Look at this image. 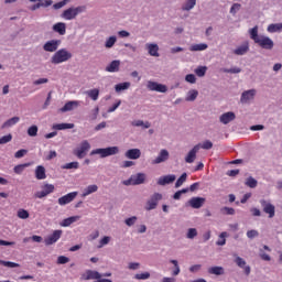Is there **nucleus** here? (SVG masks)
I'll use <instances>...</instances> for the list:
<instances>
[{
  "mask_svg": "<svg viewBox=\"0 0 282 282\" xmlns=\"http://www.w3.org/2000/svg\"><path fill=\"white\" fill-rule=\"evenodd\" d=\"M256 96H257V89L254 88L242 91L240 96L241 105H250V102L254 100Z\"/></svg>",
  "mask_w": 282,
  "mask_h": 282,
  "instance_id": "obj_8",
  "label": "nucleus"
},
{
  "mask_svg": "<svg viewBox=\"0 0 282 282\" xmlns=\"http://www.w3.org/2000/svg\"><path fill=\"white\" fill-rule=\"evenodd\" d=\"M175 180H176L175 174H170V175L159 177L158 184L159 186H166V184H173Z\"/></svg>",
  "mask_w": 282,
  "mask_h": 282,
  "instance_id": "obj_26",
  "label": "nucleus"
},
{
  "mask_svg": "<svg viewBox=\"0 0 282 282\" xmlns=\"http://www.w3.org/2000/svg\"><path fill=\"white\" fill-rule=\"evenodd\" d=\"M228 237V232L223 231L218 236V240L216 241V246H224L226 243V238Z\"/></svg>",
  "mask_w": 282,
  "mask_h": 282,
  "instance_id": "obj_44",
  "label": "nucleus"
},
{
  "mask_svg": "<svg viewBox=\"0 0 282 282\" xmlns=\"http://www.w3.org/2000/svg\"><path fill=\"white\" fill-rule=\"evenodd\" d=\"M212 147H213V143L210 142V140H207L203 142V144H200V149H205V151L210 150Z\"/></svg>",
  "mask_w": 282,
  "mask_h": 282,
  "instance_id": "obj_63",
  "label": "nucleus"
},
{
  "mask_svg": "<svg viewBox=\"0 0 282 282\" xmlns=\"http://www.w3.org/2000/svg\"><path fill=\"white\" fill-rule=\"evenodd\" d=\"M35 177L36 180H45L47 174H45V167L43 165H37L35 167Z\"/></svg>",
  "mask_w": 282,
  "mask_h": 282,
  "instance_id": "obj_34",
  "label": "nucleus"
},
{
  "mask_svg": "<svg viewBox=\"0 0 282 282\" xmlns=\"http://www.w3.org/2000/svg\"><path fill=\"white\" fill-rule=\"evenodd\" d=\"M189 52H206L208 50V44L199 43L189 45Z\"/></svg>",
  "mask_w": 282,
  "mask_h": 282,
  "instance_id": "obj_30",
  "label": "nucleus"
},
{
  "mask_svg": "<svg viewBox=\"0 0 282 282\" xmlns=\"http://www.w3.org/2000/svg\"><path fill=\"white\" fill-rule=\"evenodd\" d=\"M21 118L19 117H12L2 124V129H10V127H14V124H18Z\"/></svg>",
  "mask_w": 282,
  "mask_h": 282,
  "instance_id": "obj_37",
  "label": "nucleus"
},
{
  "mask_svg": "<svg viewBox=\"0 0 282 282\" xmlns=\"http://www.w3.org/2000/svg\"><path fill=\"white\" fill-rule=\"evenodd\" d=\"M54 191L55 187L53 184H44L42 191L35 192L34 197L35 199H43L44 197H47V195H52Z\"/></svg>",
  "mask_w": 282,
  "mask_h": 282,
  "instance_id": "obj_9",
  "label": "nucleus"
},
{
  "mask_svg": "<svg viewBox=\"0 0 282 282\" xmlns=\"http://www.w3.org/2000/svg\"><path fill=\"white\" fill-rule=\"evenodd\" d=\"M249 36L251 41L259 45L261 50L272 51L274 50V41L268 35H259V26H253L249 30Z\"/></svg>",
  "mask_w": 282,
  "mask_h": 282,
  "instance_id": "obj_1",
  "label": "nucleus"
},
{
  "mask_svg": "<svg viewBox=\"0 0 282 282\" xmlns=\"http://www.w3.org/2000/svg\"><path fill=\"white\" fill-rule=\"evenodd\" d=\"M57 263H58V265H65V263H69V258H67L65 256H59L57 258Z\"/></svg>",
  "mask_w": 282,
  "mask_h": 282,
  "instance_id": "obj_61",
  "label": "nucleus"
},
{
  "mask_svg": "<svg viewBox=\"0 0 282 282\" xmlns=\"http://www.w3.org/2000/svg\"><path fill=\"white\" fill-rule=\"evenodd\" d=\"M147 181V174L137 173L130 176V178L122 181L123 186H140Z\"/></svg>",
  "mask_w": 282,
  "mask_h": 282,
  "instance_id": "obj_5",
  "label": "nucleus"
},
{
  "mask_svg": "<svg viewBox=\"0 0 282 282\" xmlns=\"http://www.w3.org/2000/svg\"><path fill=\"white\" fill-rule=\"evenodd\" d=\"M138 221V217L137 216H132V217H130V218H127L126 220H124V224H126V226H129V227H131V226H135V223Z\"/></svg>",
  "mask_w": 282,
  "mask_h": 282,
  "instance_id": "obj_57",
  "label": "nucleus"
},
{
  "mask_svg": "<svg viewBox=\"0 0 282 282\" xmlns=\"http://www.w3.org/2000/svg\"><path fill=\"white\" fill-rule=\"evenodd\" d=\"M55 131H65L67 129H74V123H55L53 124Z\"/></svg>",
  "mask_w": 282,
  "mask_h": 282,
  "instance_id": "obj_36",
  "label": "nucleus"
},
{
  "mask_svg": "<svg viewBox=\"0 0 282 282\" xmlns=\"http://www.w3.org/2000/svg\"><path fill=\"white\" fill-rule=\"evenodd\" d=\"M77 107H80V101L78 100H72L68 101L59 109L61 113H67V111H74V109H77Z\"/></svg>",
  "mask_w": 282,
  "mask_h": 282,
  "instance_id": "obj_22",
  "label": "nucleus"
},
{
  "mask_svg": "<svg viewBox=\"0 0 282 282\" xmlns=\"http://www.w3.org/2000/svg\"><path fill=\"white\" fill-rule=\"evenodd\" d=\"M162 202V194L154 193L150 199L145 204V210H155L158 208V204Z\"/></svg>",
  "mask_w": 282,
  "mask_h": 282,
  "instance_id": "obj_7",
  "label": "nucleus"
},
{
  "mask_svg": "<svg viewBox=\"0 0 282 282\" xmlns=\"http://www.w3.org/2000/svg\"><path fill=\"white\" fill-rule=\"evenodd\" d=\"M204 204H206V198H204V197H192L187 202V206H191V208H195V209L202 208V206H204Z\"/></svg>",
  "mask_w": 282,
  "mask_h": 282,
  "instance_id": "obj_19",
  "label": "nucleus"
},
{
  "mask_svg": "<svg viewBox=\"0 0 282 282\" xmlns=\"http://www.w3.org/2000/svg\"><path fill=\"white\" fill-rule=\"evenodd\" d=\"M197 96H199V91L191 89L187 91L185 100L186 102H195V100H197Z\"/></svg>",
  "mask_w": 282,
  "mask_h": 282,
  "instance_id": "obj_33",
  "label": "nucleus"
},
{
  "mask_svg": "<svg viewBox=\"0 0 282 282\" xmlns=\"http://www.w3.org/2000/svg\"><path fill=\"white\" fill-rule=\"evenodd\" d=\"M248 52H250V42L248 41H245L241 45L234 50V54L236 56H246Z\"/></svg>",
  "mask_w": 282,
  "mask_h": 282,
  "instance_id": "obj_17",
  "label": "nucleus"
},
{
  "mask_svg": "<svg viewBox=\"0 0 282 282\" xmlns=\"http://www.w3.org/2000/svg\"><path fill=\"white\" fill-rule=\"evenodd\" d=\"M0 265H4V268H19V263L6 261V260H0Z\"/></svg>",
  "mask_w": 282,
  "mask_h": 282,
  "instance_id": "obj_54",
  "label": "nucleus"
},
{
  "mask_svg": "<svg viewBox=\"0 0 282 282\" xmlns=\"http://www.w3.org/2000/svg\"><path fill=\"white\" fill-rule=\"evenodd\" d=\"M170 263H173V265H174V270L172 272V276L180 275V272H181L180 262H177V260H170Z\"/></svg>",
  "mask_w": 282,
  "mask_h": 282,
  "instance_id": "obj_46",
  "label": "nucleus"
},
{
  "mask_svg": "<svg viewBox=\"0 0 282 282\" xmlns=\"http://www.w3.org/2000/svg\"><path fill=\"white\" fill-rule=\"evenodd\" d=\"M28 135H30L31 138H36V135H39V127L36 126H31L28 129Z\"/></svg>",
  "mask_w": 282,
  "mask_h": 282,
  "instance_id": "obj_49",
  "label": "nucleus"
},
{
  "mask_svg": "<svg viewBox=\"0 0 282 282\" xmlns=\"http://www.w3.org/2000/svg\"><path fill=\"white\" fill-rule=\"evenodd\" d=\"M199 149H202V144L199 143L193 147V149L185 156L186 164H193V162H195L197 159V153H199Z\"/></svg>",
  "mask_w": 282,
  "mask_h": 282,
  "instance_id": "obj_14",
  "label": "nucleus"
},
{
  "mask_svg": "<svg viewBox=\"0 0 282 282\" xmlns=\"http://www.w3.org/2000/svg\"><path fill=\"white\" fill-rule=\"evenodd\" d=\"M76 221H80V216H70L65 218L59 223V226H62V228H69V226H72V224H76Z\"/></svg>",
  "mask_w": 282,
  "mask_h": 282,
  "instance_id": "obj_27",
  "label": "nucleus"
},
{
  "mask_svg": "<svg viewBox=\"0 0 282 282\" xmlns=\"http://www.w3.org/2000/svg\"><path fill=\"white\" fill-rule=\"evenodd\" d=\"M110 241H111V237L105 236L99 240V245L97 246V248H105V246H109Z\"/></svg>",
  "mask_w": 282,
  "mask_h": 282,
  "instance_id": "obj_48",
  "label": "nucleus"
},
{
  "mask_svg": "<svg viewBox=\"0 0 282 282\" xmlns=\"http://www.w3.org/2000/svg\"><path fill=\"white\" fill-rule=\"evenodd\" d=\"M102 274L98 271L94 270H86L85 273L82 274L80 279L82 281H98V279H101Z\"/></svg>",
  "mask_w": 282,
  "mask_h": 282,
  "instance_id": "obj_13",
  "label": "nucleus"
},
{
  "mask_svg": "<svg viewBox=\"0 0 282 282\" xmlns=\"http://www.w3.org/2000/svg\"><path fill=\"white\" fill-rule=\"evenodd\" d=\"M223 72L225 74H241V69L237 66L231 67V68H224Z\"/></svg>",
  "mask_w": 282,
  "mask_h": 282,
  "instance_id": "obj_53",
  "label": "nucleus"
},
{
  "mask_svg": "<svg viewBox=\"0 0 282 282\" xmlns=\"http://www.w3.org/2000/svg\"><path fill=\"white\" fill-rule=\"evenodd\" d=\"M247 237H248V239H254V238L259 237V231H257L256 229L248 230Z\"/></svg>",
  "mask_w": 282,
  "mask_h": 282,
  "instance_id": "obj_60",
  "label": "nucleus"
},
{
  "mask_svg": "<svg viewBox=\"0 0 282 282\" xmlns=\"http://www.w3.org/2000/svg\"><path fill=\"white\" fill-rule=\"evenodd\" d=\"M78 197V192H70L57 199L59 206H67V204H72Z\"/></svg>",
  "mask_w": 282,
  "mask_h": 282,
  "instance_id": "obj_12",
  "label": "nucleus"
},
{
  "mask_svg": "<svg viewBox=\"0 0 282 282\" xmlns=\"http://www.w3.org/2000/svg\"><path fill=\"white\" fill-rule=\"evenodd\" d=\"M267 31L269 32V34H274L276 32H282V23L269 24L268 28H267Z\"/></svg>",
  "mask_w": 282,
  "mask_h": 282,
  "instance_id": "obj_35",
  "label": "nucleus"
},
{
  "mask_svg": "<svg viewBox=\"0 0 282 282\" xmlns=\"http://www.w3.org/2000/svg\"><path fill=\"white\" fill-rule=\"evenodd\" d=\"M59 45H61L59 40H51L43 45V50L44 52H56Z\"/></svg>",
  "mask_w": 282,
  "mask_h": 282,
  "instance_id": "obj_21",
  "label": "nucleus"
},
{
  "mask_svg": "<svg viewBox=\"0 0 282 282\" xmlns=\"http://www.w3.org/2000/svg\"><path fill=\"white\" fill-rule=\"evenodd\" d=\"M208 274H214L215 276H221L226 274L224 267H212L207 270Z\"/></svg>",
  "mask_w": 282,
  "mask_h": 282,
  "instance_id": "obj_32",
  "label": "nucleus"
},
{
  "mask_svg": "<svg viewBox=\"0 0 282 282\" xmlns=\"http://www.w3.org/2000/svg\"><path fill=\"white\" fill-rule=\"evenodd\" d=\"M197 6V0H185V2L182 4L181 10L183 12H191Z\"/></svg>",
  "mask_w": 282,
  "mask_h": 282,
  "instance_id": "obj_29",
  "label": "nucleus"
},
{
  "mask_svg": "<svg viewBox=\"0 0 282 282\" xmlns=\"http://www.w3.org/2000/svg\"><path fill=\"white\" fill-rule=\"evenodd\" d=\"M234 257L235 263L238 265V268H241L247 276L250 275V265H247V262L243 260V258L237 256V253H234Z\"/></svg>",
  "mask_w": 282,
  "mask_h": 282,
  "instance_id": "obj_15",
  "label": "nucleus"
},
{
  "mask_svg": "<svg viewBox=\"0 0 282 282\" xmlns=\"http://www.w3.org/2000/svg\"><path fill=\"white\" fill-rule=\"evenodd\" d=\"M98 193V185H88L82 193V197H89V195Z\"/></svg>",
  "mask_w": 282,
  "mask_h": 282,
  "instance_id": "obj_31",
  "label": "nucleus"
},
{
  "mask_svg": "<svg viewBox=\"0 0 282 282\" xmlns=\"http://www.w3.org/2000/svg\"><path fill=\"white\" fill-rule=\"evenodd\" d=\"M186 83H189L191 85H195L197 83V77L193 74H188L185 76Z\"/></svg>",
  "mask_w": 282,
  "mask_h": 282,
  "instance_id": "obj_58",
  "label": "nucleus"
},
{
  "mask_svg": "<svg viewBox=\"0 0 282 282\" xmlns=\"http://www.w3.org/2000/svg\"><path fill=\"white\" fill-rule=\"evenodd\" d=\"M186 177H187V174L186 173H183L180 178L176 181L175 183V187L176 188H180V186H182V184H184V182H186Z\"/></svg>",
  "mask_w": 282,
  "mask_h": 282,
  "instance_id": "obj_56",
  "label": "nucleus"
},
{
  "mask_svg": "<svg viewBox=\"0 0 282 282\" xmlns=\"http://www.w3.org/2000/svg\"><path fill=\"white\" fill-rule=\"evenodd\" d=\"M31 164L30 163H24V164H19V165H15L13 167V172L17 174V175H21L25 169H28V166H30Z\"/></svg>",
  "mask_w": 282,
  "mask_h": 282,
  "instance_id": "obj_42",
  "label": "nucleus"
},
{
  "mask_svg": "<svg viewBox=\"0 0 282 282\" xmlns=\"http://www.w3.org/2000/svg\"><path fill=\"white\" fill-rule=\"evenodd\" d=\"M134 279L137 281H147V279H151V273L149 272L137 273L134 274Z\"/></svg>",
  "mask_w": 282,
  "mask_h": 282,
  "instance_id": "obj_45",
  "label": "nucleus"
},
{
  "mask_svg": "<svg viewBox=\"0 0 282 282\" xmlns=\"http://www.w3.org/2000/svg\"><path fill=\"white\" fill-rule=\"evenodd\" d=\"M12 141V134H7L0 138V144H8V142Z\"/></svg>",
  "mask_w": 282,
  "mask_h": 282,
  "instance_id": "obj_62",
  "label": "nucleus"
},
{
  "mask_svg": "<svg viewBox=\"0 0 282 282\" xmlns=\"http://www.w3.org/2000/svg\"><path fill=\"white\" fill-rule=\"evenodd\" d=\"M83 12H87L86 6L69 7L61 13V19L64 21H74V19H77L78 14H83Z\"/></svg>",
  "mask_w": 282,
  "mask_h": 282,
  "instance_id": "obj_2",
  "label": "nucleus"
},
{
  "mask_svg": "<svg viewBox=\"0 0 282 282\" xmlns=\"http://www.w3.org/2000/svg\"><path fill=\"white\" fill-rule=\"evenodd\" d=\"M235 118H237L235 112L228 111V112L223 113L219 117V122H221V124H230V122H232V120H235Z\"/></svg>",
  "mask_w": 282,
  "mask_h": 282,
  "instance_id": "obj_23",
  "label": "nucleus"
},
{
  "mask_svg": "<svg viewBox=\"0 0 282 282\" xmlns=\"http://www.w3.org/2000/svg\"><path fill=\"white\" fill-rule=\"evenodd\" d=\"M149 91H158L159 94H166L169 88L164 84H159L158 82L149 80L147 84Z\"/></svg>",
  "mask_w": 282,
  "mask_h": 282,
  "instance_id": "obj_10",
  "label": "nucleus"
},
{
  "mask_svg": "<svg viewBox=\"0 0 282 282\" xmlns=\"http://www.w3.org/2000/svg\"><path fill=\"white\" fill-rule=\"evenodd\" d=\"M129 87H131V83L124 82V83L117 84L115 86V90L117 94H120V91H127V89H129Z\"/></svg>",
  "mask_w": 282,
  "mask_h": 282,
  "instance_id": "obj_39",
  "label": "nucleus"
},
{
  "mask_svg": "<svg viewBox=\"0 0 282 282\" xmlns=\"http://www.w3.org/2000/svg\"><path fill=\"white\" fill-rule=\"evenodd\" d=\"M98 113H100V108L97 106L90 112V116H89L90 120H97Z\"/></svg>",
  "mask_w": 282,
  "mask_h": 282,
  "instance_id": "obj_59",
  "label": "nucleus"
},
{
  "mask_svg": "<svg viewBox=\"0 0 282 282\" xmlns=\"http://www.w3.org/2000/svg\"><path fill=\"white\" fill-rule=\"evenodd\" d=\"M78 166H80L79 163L75 161V162H70L62 165V169L69 171L72 169H78Z\"/></svg>",
  "mask_w": 282,
  "mask_h": 282,
  "instance_id": "obj_51",
  "label": "nucleus"
},
{
  "mask_svg": "<svg viewBox=\"0 0 282 282\" xmlns=\"http://www.w3.org/2000/svg\"><path fill=\"white\" fill-rule=\"evenodd\" d=\"M106 72L110 74H116V72H120V59L112 61L107 67Z\"/></svg>",
  "mask_w": 282,
  "mask_h": 282,
  "instance_id": "obj_28",
  "label": "nucleus"
},
{
  "mask_svg": "<svg viewBox=\"0 0 282 282\" xmlns=\"http://www.w3.org/2000/svg\"><path fill=\"white\" fill-rule=\"evenodd\" d=\"M132 127H141L142 129H150L151 122L149 121H142V120H133L131 122Z\"/></svg>",
  "mask_w": 282,
  "mask_h": 282,
  "instance_id": "obj_41",
  "label": "nucleus"
},
{
  "mask_svg": "<svg viewBox=\"0 0 282 282\" xmlns=\"http://www.w3.org/2000/svg\"><path fill=\"white\" fill-rule=\"evenodd\" d=\"M67 3H69V0H62V1L53 4V8H54V10H61V8H65V6H67Z\"/></svg>",
  "mask_w": 282,
  "mask_h": 282,
  "instance_id": "obj_55",
  "label": "nucleus"
},
{
  "mask_svg": "<svg viewBox=\"0 0 282 282\" xmlns=\"http://www.w3.org/2000/svg\"><path fill=\"white\" fill-rule=\"evenodd\" d=\"M72 56V52L67 51V48H61L53 54L51 63L53 65H61V63H67Z\"/></svg>",
  "mask_w": 282,
  "mask_h": 282,
  "instance_id": "obj_3",
  "label": "nucleus"
},
{
  "mask_svg": "<svg viewBox=\"0 0 282 282\" xmlns=\"http://www.w3.org/2000/svg\"><path fill=\"white\" fill-rule=\"evenodd\" d=\"M194 72H195L196 76H198V78H204V76H206V72H208V67L198 66L197 68H195Z\"/></svg>",
  "mask_w": 282,
  "mask_h": 282,
  "instance_id": "obj_43",
  "label": "nucleus"
},
{
  "mask_svg": "<svg viewBox=\"0 0 282 282\" xmlns=\"http://www.w3.org/2000/svg\"><path fill=\"white\" fill-rule=\"evenodd\" d=\"M85 94H87L88 98H91L94 101H96L100 96V90L98 88H94L90 90H86Z\"/></svg>",
  "mask_w": 282,
  "mask_h": 282,
  "instance_id": "obj_38",
  "label": "nucleus"
},
{
  "mask_svg": "<svg viewBox=\"0 0 282 282\" xmlns=\"http://www.w3.org/2000/svg\"><path fill=\"white\" fill-rule=\"evenodd\" d=\"M260 204L263 208V212L269 215L270 219H272V217H274V213H275V207L274 205H272L271 203H269L265 199H261Z\"/></svg>",
  "mask_w": 282,
  "mask_h": 282,
  "instance_id": "obj_18",
  "label": "nucleus"
},
{
  "mask_svg": "<svg viewBox=\"0 0 282 282\" xmlns=\"http://www.w3.org/2000/svg\"><path fill=\"white\" fill-rule=\"evenodd\" d=\"M246 186H249V188H257V180L252 176L248 177L247 181H246Z\"/></svg>",
  "mask_w": 282,
  "mask_h": 282,
  "instance_id": "obj_50",
  "label": "nucleus"
},
{
  "mask_svg": "<svg viewBox=\"0 0 282 282\" xmlns=\"http://www.w3.org/2000/svg\"><path fill=\"white\" fill-rule=\"evenodd\" d=\"M53 32L59 34V36H65L67 34V24L65 22H57L53 25Z\"/></svg>",
  "mask_w": 282,
  "mask_h": 282,
  "instance_id": "obj_25",
  "label": "nucleus"
},
{
  "mask_svg": "<svg viewBox=\"0 0 282 282\" xmlns=\"http://www.w3.org/2000/svg\"><path fill=\"white\" fill-rule=\"evenodd\" d=\"M18 217L19 219H29L30 218V212L26 209H19L18 210Z\"/></svg>",
  "mask_w": 282,
  "mask_h": 282,
  "instance_id": "obj_52",
  "label": "nucleus"
},
{
  "mask_svg": "<svg viewBox=\"0 0 282 282\" xmlns=\"http://www.w3.org/2000/svg\"><path fill=\"white\" fill-rule=\"evenodd\" d=\"M171 158V154L169 153V150L162 149L160 150L158 156L152 161V164H162L166 162Z\"/></svg>",
  "mask_w": 282,
  "mask_h": 282,
  "instance_id": "obj_16",
  "label": "nucleus"
},
{
  "mask_svg": "<svg viewBox=\"0 0 282 282\" xmlns=\"http://www.w3.org/2000/svg\"><path fill=\"white\" fill-rule=\"evenodd\" d=\"M197 235H198L197 228H189L187 229V232H186V239H195Z\"/></svg>",
  "mask_w": 282,
  "mask_h": 282,
  "instance_id": "obj_47",
  "label": "nucleus"
},
{
  "mask_svg": "<svg viewBox=\"0 0 282 282\" xmlns=\"http://www.w3.org/2000/svg\"><path fill=\"white\" fill-rule=\"evenodd\" d=\"M142 155V151H140V149L135 148V149H130L128 151H126L124 156L128 160H140V156Z\"/></svg>",
  "mask_w": 282,
  "mask_h": 282,
  "instance_id": "obj_24",
  "label": "nucleus"
},
{
  "mask_svg": "<svg viewBox=\"0 0 282 282\" xmlns=\"http://www.w3.org/2000/svg\"><path fill=\"white\" fill-rule=\"evenodd\" d=\"M117 42H118V37L116 35H111L108 39H106L105 47L107 50H111V47H113Z\"/></svg>",
  "mask_w": 282,
  "mask_h": 282,
  "instance_id": "obj_40",
  "label": "nucleus"
},
{
  "mask_svg": "<svg viewBox=\"0 0 282 282\" xmlns=\"http://www.w3.org/2000/svg\"><path fill=\"white\" fill-rule=\"evenodd\" d=\"M91 149V143H89V141L87 140H83L78 147L73 151L74 155H76V158H78V160H83V158H85V155H87V153H89Z\"/></svg>",
  "mask_w": 282,
  "mask_h": 282,
  "instance_id": "obj_6",
  "label": "nucleus"
},
{
  "mask_svg": "<svg viewBox=\"0 0 282 282\" xmlns=\"http://www.w3.org/2000/svg\"><path fill=\"white\" fill-rule=\"evenodd\" d=\"M61 237H63V230L61 229L54 230L51 235H48L44 239V243L45 246H54V243H56V241H58Z\"/></svg>",
  "mask_w": 282,
  "mask_h": 282,
  "instance_id": "obj_11",
  "label": "nucleus"
},
{
  "mask_svg": "<svg viewBox=\"0 0 282 282\" xmlns=\"http://www.w3.org/2000/svg\"><path fill=\"white\" fill-rule=\"evenodd\" d=\"M145 50L150 56H154V58H158L160 56V46L158 43H147Z\"/></svg>",
  "mask_w": 282,
  "mask_h": 282,
  "instance_id": "obj_20",
  "label": "nucleus"
},
{
  "mask_svg": "<svg viewBox=\"0 0 282 282\" xmlns=\"http://www.w3.org/2000/svg\"><path fill=\"white\" fill-rule=\"evenodd\" d=\"M120 153V148L118 147H108V148H98L90 152V155H99V158L105 159L111 155H118Z\"/></svg>",
  "mask_w": 282,
  "mask_h": 282,
  "instance_id": "obj_4",
  "label": "nucleus"
},
{
  "mask_svg": "<svg viewBox=\"0 0 282 282\" xmlns=\"http://www.w3.org/2000/svg\"><path fill=\"white\" fill-rule=\"evenodd\" d=\"M129 270H140V262H130L128 264Z\"/></svg>",
  "mask_w": 282,
  "mask_h": 282,
  "instance_id": "obj_64",
  "label": "nucleus"
}]
</instances>
